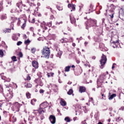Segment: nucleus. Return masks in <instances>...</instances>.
<instances>
[{
	"label": "nucleus",
	"mask_w": 124,
	"mask_h": 124,
	"mask_svg": "<svg viewBox=\"0 0 124 124\" xmlns=\"http://www.w3.org/2000/svg\"><path fill=\"white\" fill-rule=\"evenodd\" d=\"M109 111H112L113 110V108H109V109H108Z\"/></svg>",
	"instance_id": "69168bd1"
},
{
	"label": "nucleus",
	"mask_w": 124,
	"mask_h": 124,
	"mask_svg": "<svg viewBox=\"0 0 124 124\" xmlns=\"http://www.w3.org/2000/svg\"><path fill=\"white\" fill-rule=\"evenodd\" d=\"M102 98L103 99H105V98H103V97H105V96H104V94H102Z\"/></svg>",
	"instance_id": "13d9d810"
},
{
	"label": "nucleus",
	"mask_w": 124,
	"mask_h": 124,
	"mask_svg": "<svg viewBox=\"0 0 124 124\" xmlns=\"http://www.w3.org/2000/svg\"><path fill=\"white\" fill-rule=\"evenodd\" d=\"M70 20L71 21V24H74L76 22V19L74 17H71V16H70Z\"/></svg>",
	"instance_id": "dca6fc26"
},
{
	"label": "nucleus",
	"mask_w": 124,
	"mask_h": 124,
	"mask_svg": "<svg viewBox=\"0 0 124 124\" xmlns=\"http://www.w3.org/2000/svg\"><path fill=\"white\" fill-rule=\"evenodd\" d=\"M7 2H8V4H10V5H11V2L12 1V0H6Z\"/></svg>",
	"instance_id": "e433bc0d"
},
{
	"label": "nucleus",
	"mask_w": 124,
	"mask_h": 124,
	"mask_svg": "<svg viewBox=\"0 0 124 124\" xmlns=\"http://www.w3.org/2000/svg\"><path fill=\"white\" fill-rule=\"evenodd\" d=\"M60 42L61 43H64V42H65V41H64V39H61V41H60Z\"/></svg>",
	"instance_id": "79ce46f5"
},
{
	"label": "nucleus",
	"mask_w": 124,
	"mask_h": 124,
	"mask_svg": "<svg viewBox=\"0 0 124 124\" xmlns=\"http://www.w3.org/2000/svg\"><path fill=\"white\" fill-rule=\"evenodd\" d=\"M85 29L89 30L90 28L93 27V31H98L99 33H102L101 28L99 26H97V20L93 19H89L87 21L85 22Z\"/></svg>",
	"instance_id": "f257e3e1"
},
{
	"label": "nucleus",
	"mask_w": 124,
	"mask_h": 124,
	"mask_svg": "<svg viewBox=\"0 0 124 124\" xmlns=\"http://www.w3.org/2000/svg\"><path fill=\"white\" fill-rule=\"evenodd\" d=\"M0 20L3 21V20H6L7 19V16L6 14L2 15L0 18Z\"/></svg>",
	"instance_id": "2eb2a0df"
},
{
	"label": "nucleus",
	"mask_w": 124,
	"mask_h": 124,
	"mask_svg": "<svg viewBox=\"0 0 124 124\" xmlns=\"http://www.w3.org/2000/svg\"><path fill=\"white\" fill-rule=\"evenodd\" d=\"M112 39H113V38H111V40H110L111 46H112L113 48H118L119 44V41H112Z\"/></svg>",
	"instance_id": "0eeeda50"
},
{
	"label": "nucleus",
	"mask_w": 124,
	"mask_h": 124,
	"mask_svg": "<svg viewBox=\"0 0 124 124\" xmlns=\"http://www.w3.org/2000/svg\"><path fill=\"white\" fill-rule=\"evenodd\" d=\"M30 42H31V40L28 39L27 40L25 41L24 43L28 45V44H30Z\"/></svg>",
	"instance_id": "7c9ffc66"
},
{
	"label": "nucleus",
	"mask_w": 124,
	"mask_h": 124,
	"mask_svg": "<svg viewBox=\"0 0 124 124\" xmlns=\"http://www.w3.org/2000/svg\"><path fill=\"white\" fill-rule=\"evenodd\" d=\"M30 31H33V28L32 27L30 28Z\"/></svg>",
	"instance_id": "e2e57ef3"
},
{
	"label": "nucleus",
	"mask_w": 124,
	"mask_h": 124,
	"mask_svg": "<svg viewBox=\"0 0 124 124\" xmlns=\"http://www.w3.org/2000/svg\"><path fill=\"white\" fill-rule=\"evenodd\" d=\"M34 21H35V19H34V18H33V19L31 20V23H34V22H35Z\"/></svg>",
	"instance_id": "680f3d73"
},
{
	"label": "nucleus",
	"mask_w": 124,
	"mask_h": 124,
	"mask_svg": "<svg viewBox=\"0 0 124 124\" xmlns=\"http://www.w3.org/2000/svg\"><path fill=\"white\" fill-rule=\"evenodd\" d=\"M76 120H77V117H74V118H73V120H74V121H76Z\"/></svg>",
	"instance_id": "338daca9"
},
{
	"label": "nucleus",
	"mask_w": 124,
	"mask_h": 124,
	"mask_svg": "<svg viewBox=\"0 0 124 124\" xmlns=\"http://www.w3.org/2000/svg\"><path fill=\"white\" fill-rule=\"evenodd\" d=\"M49 25H50V26H51V23H46L45 22V21H43L41 23V28H44V27L45 26H49Z\"/></svg>",
	"instance_id": "f8f14e48"
},
{
	"label": "nucleus",
	"mask_w": 124,
	"mask_h": 124,
	"mask_svg": "<svg viewBox=\"0 0 124 124\" xmlns=\"http://www.w3.org/2000/svg\"><path fill=\"white\" fill-rule=\"evenodd\" d=\"M11 32V29H7L5 31H4V32L5 33H6V32Z\"/></svg>",
	"instance_id": "c85d7f7f"
},
{
	"label": "nucleus",
	"mask_w": 124,
	"mask_h": 124,
	"mask_svg": "<svg viewBox=\"0 0 124 124\" xmlns=\"http://www.w3.org/2000/svg\"><path fill=\"white\" fill-rule=\"evenodd\" d=\"M49 120L52 124H56V117L53 115H51L49 117Z\"/></svg>",
	"instance_id": "1a4fd4ad"
},
{
	"label": "nucleus",
	"mask_w": 124,
	"mask_h": 124,
	"mask_svg": "<svg viewBox=\"0 0 124 124\" xmlns=\"http://www.w3.org/2000/svg\"><path fill=\"white\" fill-rule=\"evenodd\" d=\"M73 93V90L70 89L69 91L67 92V94H69V95H71Z\"/></svg>",
	"instance_id": "b1692460"
},
{
	"label": "nucleus",
	"mask_w": 124,
	"mask_h": 124,
	"mask_svg": "<svg viewBox=\"0 0 124 124\" xmlns=\"http://www.w3.org/2000/svg\"><path fill=\"white\" fill-rule=\"evenodd\" d=\"M5 81V82H10V81H11V79L10 78H6Z\"/></svg>",
	"instance_id": "c9c22d12"
},
{
	"label": "nucleus",
	"mask_w": 124,
	"mask_h": 124,
	"mask_svg": "<svg viewBox=\"0 0 124 124\" xmlns=\"http://www.w3.org/2000/svg\"><path fill=\"white\" fill-rule=\"evenodd\" d=\"M90 9H89V14L91 13V12H93L94 11V10H93V4H91L90 6Z\"/></svg>",
	"instance_id": "6ab92c4d"
},
{
	"label": "nucleus",
	"mask_w": 124,
	"mask_h": 124,
	"mask_svg": "<svg viewBox=\"0 0 124 124\" xmlns=\"http://www.w3.org/2000/svg\"><path fill=\"white\" fill-rule=\"evenodd\" d=\"M19 56L20 57V58L23 57V53L21 52H20L19 53Z\"/></svg>",
	"instance_id": "ea45409f"
},
{
	"label": "nucleus",
	"mask_w": 124,
	"mask_h": 124,
	"mask_svg": "<svg viewBox=\"0 0 124 124\" xmlns=\"http://www.w3.org/2000/svg\"><path fill=\"white\" fill-rule=\"evenodd\" d=\"M26 88H31L32 85L31 83H27V85H25Z\"/></svg>",
	"instance_id": "a878e982"
},
{
	"label": "nucleus",
	"mask_w": 124,
	"mask_h": 124,
	"mask_svg": "<svg viewBox=\"0 0 124 124\" xmlns=\"http://www.w3.org/2000/svg\"><path fill=\"white\" fill-rule=\"evenodd\" d=\"M99 48L101 49H100L101 51H105V49H104V48H101V45H100V46H99Z\"/></svg>",
	"instance_id": "37998d69"
},
{
	"label": "nucleus",
	"mask_w": 124,
	"mask_h": 124,
	"mask_svg": "<svg viewBox=\"0 0 124 124\" xmlns=\"http://www.w3.org/2000/svg\"><path fill=\"white\" fill-rule=\"evenodd\" d=\"M92 59H93V60H95V59H96L95 56H93Z\"/></svg>",
	"instance_id": "774afa93"
},
{
	"label": "nucleus",
	"mask_w": 124,
	"mask_h": 124,
	"mask_svg": "<svg viewBox=\"0 0 124 124\" xmlns=\"http://www.w3.org/2000/svg\"><path fill=\"white\" fill-rule=\"evenodd\" d=\"M26 96H27V98H31V93H26Z\"/></svg>",
	"instance_id": "72a5a7b5"
},
{
	"label": "nucleus",
	"mask_w": 124,
	"mask_h": 124,
	"mask_svg": "<svg viewBox=\"0 0 124 124\" xmlns=\"http://www.w3.org/2000/svg\"><path fill=\"white\" fill-rule=\"evenodd\" d=\"M60 104L62 105V106H63V107H64L65 105H66V102L63 100V99L61 98V102H60Z\"/></svg>",
	"instance_id": "ddd939ff"
},
{
	"label": "nucleus",
	"mask_w": 124,
	"mask_h": 124,
	"mask_svg": "<svg viewBox=\"0 0 124 124\" xmlns=\"http://www.w3.org/2000/svg\"><path fill=\"white\" fill-rule=\"evenodd\" d=\"M27 2L29 4V5H30V6H33V5H34V4L32 2H31L29 1V0H27Z\"/></svg>",
	"instance_id": "bb28decb"
},
{
	"label": "nucleus",
	"mask_w": 124,
	"mask_h": 124,
	"mask_svg": "<svg viewBox=\"0 0 124 124\" xmlns=\"http://www.w3.org/2000/svg\"><path fill=\"white\" fill-rule=\"evenodd\" d=\"M22 2H18L16 3V6L18 7V8H21L22 7Z\"/></svg>",
	"instance_id": "393cba45"
},
{
	"label": "nucleus",
	"mask_w": 124,
	"mask_h": 124,
	"mask_svg": "<svg viewBox=\"0 0 124 124\" xmlns=\"http://www.w3.org/2000/svg\"><path fill=\"white\" fill-rule=\"evenodd\" d=\"M44 93V90H42V89H40V93Z\"/></svg>",
	"instance_id": "c03bdc74"
},
{
	"label": "nucleus",
	"mask_w": 124,
	"mask_h": 124,
	"mask_svg": "<svg viewBox=\"0 0 124 124\" xmlns=\"http://www.w3.org/2000/svg\"><path fill=\"white\" fill-rule=\"evenodd\" d=\"M27 79L28 80V81H30V80H31V77H28L27 78Z\"/></svg>",
	"instance_id": "bf43d9fd"
},
{
	"label": "nucleus",
	"mask_w": 124,
	"mask_h": 124,
	"mask_svg": "<svg viewBox=\"0 0 124 124\" xmlns=\"http://www.w3.org/2000/svg\"><path fill=\"white\" fill-rule=\"evenodd\" d=\"M115 8L116 7H115V5L112 4L109 7L108 10H106V12L107 13H108V19H110V20H112V19L114 18V15L115 14V12L114 11V10H115Z\"/></svg>",
	"instance_id": "f03ea898"
},
{
	"label": "nucleus",
	"mask_w": 124,
	"mask_h": 124,
	"mask_svg": "<svg viewBox=\"0 0 124 124\" xmlns=\"http://www.w3.org/2000/svg\"><path fill=\"white\" fill-rule=\"evenodd\" d=\"M0 55L3 56V51L1 49H0Z\"/></svg>",
	"instance_id": "a19ab883"
},
{
	"label": "nucleus",
	"mask_w": 124,
	"mask_h": 124,
	"mask_svg": "<svg viewBox=\"0 0 124 124\" xmlns=\"http://www.w3.org/2000/svg\"><path fill=\"white\" fill-rule=\"evenodd\" d=\"M56 50L57 51V52H58L56 56L58 58H61V57H62V51H61L60 48L59 47V46L56 47Z\"/></svg>",
	"instance_id": "6e6552de"
},
{
	"label": "nucleus",
	"mask_w": 124,
	"mask_h": 124,
	"mask_svg": "<svg viewBox=\"0 0 124 124\" xmlns=\"http://www.w3.org/2000/svg\"><path fill=\"white\" fill-rule=\"evenodd\" d=\"M90 100H91V101L93 103V97L90 98Z\"/></svg>",
	"instance_id": "052dcab7"
},
{
	"label": "nucleus",
	"mask_w": 124,
	"mask_h": 124,
	"mask_svg": "<svg viewBox=\"0 0 124 124\" xmlns=\"http://www.w3.org/2000/svg\"><path fill=\"white\" fill-rule=\"evenodd\" d=\"M70 68H71V66H67L65 67V72H69L70 71Z\"/></svg>",
	"instance_id": "aec40b11"
},
{
	"label": "nucleus",
	"mask_w": 124,
	"mask_h": 124,
	"mask_svg": "<svg viewBox=\"0 0 124 124\" xmlns=\"http://www.w3.org/2000/svg\"><path fill=\"white\" fill-rule=\"evenodd\" d=\"M32 66L35 68H38V62L36 61H34L32 62Z\"/></svg>",
	"instance_id": "9b49d317"
},
{
	"label": "nucleus",
	"mask_w": 124,
	"mask_h": 124,
	"mask_svg": "<svg viewBox=\"0 0 124 124\" xmlns=\"http://www.w3.org/2000/svg\"><path fill=\"white\" fill-rule=\"evenodd\" d=\"M35 51H36V49H35V48H32L31 49V52L32 53V54L35 53Z\"/></svg>",
	"instance_id": "2f4dec72"
},
{
	"label": "nucleus",
	"mask_w": 124,
	"mask_h": 124,
	"mask_svg": "<svg viewBox=\"0 0 124 124\" xmlns=\"http://www.w3.org/2000/svg\"><path fill=\"white\" fill-rule=\"evenodd\" d=\"M119 16L121 15V16H123V17H124V7L122 8L119 12Z\"/></svg>",
	"instance_id": "4468645a"
},
{
	"label": "nucleus",
	"mask_w": 124,
	"mask_h": 124,
	"mask_svg": "<svg viewBox=\"0 0 124 124\" xmlns=\"http://www.w3.org/2000/svg\"><path fill=\"white\" fill-rule=\"evenodd\" d=\"M31 103L32 105H34V102H33V101H32V100H31Z\"/></svg>",
	"instance_id": "603ef678"
},
{
	"label": "nucleus",
	"mask_w": 124,
	"mask_h": 124,
	"mask_svg": "<svg viewBox=\"0 0 124 124\" xmlns=\"http://www.w3.org/2000/svg\"><path fill=\"white\" fill-rule=\"evenodd\" d=\"M121 118L120 117H116V122H120L121 121V119H120Z\"/></svg>",
	"instance_id": "4c0bfd02"
},
{
	"label": "nucleus",
	"mask_w": 124,
	"mask_h": 124,
	"mask_svg": "<svg viewBox=\"0 0 124 124\" xmlns=\"http://www.w3.org/2000/svg\"><path fill=\"white\" fill-rule=\"evenodd\" d=\"M44 115H43L41 116V119L43 120L44 119Z\"/></svg>",
	"instance_id": "6e6d98bb"
},
{
	"label": "nucleus",
	"mask_w": 124,
	"mask_h": 124,
	"mask_svg": "<svg viewBox=\"0 0 124 124\" xmlns=\"http://www.w3.org/2000/svg\"><path fill=\"white\" fill-rule=\"evenodd\" d=\"M0 76H1V78L2 79V80H4V81H5V80L6 79V77L4 76V73H2L1 74H0Z\"/></svg>",
	"instance_id": "412c9836"
},
{
	"label": "nucleus",
	"mask_w": 124,
	"mask_h": 124,
	"mask_svg": "<svg viewBox=\"0 0 124 124\" xmlns=\"http://www.w3.org/2000/svg\"><path fill=\"white\" fill-rule=\"evenodd\" d=\"M2 46H3V47H4V48H7V46H6V44H5V43L4 42L2 43Z\"/></svg>",
	"instance_id": "473e14b6"
},
{
	"label": "nucleus",
	"mask_w": 124,
	"mask_h": 124,
	"mask_svg": "<svg viewBox=\"0 0 124 124\" xmlns=\"http://www.w3.org/2000/svg\"><path fill=\"white\" fill-rule=\"evenodd\" d=\"M22 106V104L16 102L14 103V108L13 111H16V112H19L20 111V108Z\"/></svg>",
	"instance_id": "423d86ee"
},
{
	"label": "nucleus",
	"mask_w": 124,
	"mask_h": 124,
	"mask_svg": "<svg viewBox=\"0 0 124 124\" xmlns=\"http://www.w3.org/2000/svg\"><path fill=\"white\" fill-rule=\"evenodd\" d=\"M0 92H3V88H2V86L0 84Z\"/></svg>",
	"instance_id": "58836bf2"
},
{
	"label": "nucleus",
	"mask_w": 124,
	"mask_h": 124,
	"mask_svg": "<svg viewBox=\"0 0 124 124\" xmlns=\"http://www.w3.org/2000/svg\"><path fill=\"white\" fill-rule=\"evenodd\" d=\"M22 43L21 41H18L17 42L16 45H17V46H20V45H22Z\"/></svg>",
	"instance_id": "f704fd0d"
},
{
	"label": "nucleus",
	"mask_w": 124,
	"mask_h": 124,
	"mask_svg": "<svg viewBox=\"0 0 124 124\" xmlns=\"http://www.w3.org/2000/svg\"><path fill=\"white\" fill-rule=\"evenodd\" d=\"M47 77L48 78H49V77H51V75H50V73H47Z\"/></svg>",
	"instance_id": "0e129e2a"
},
{
	"label": "nucleus",
	"mask_w": 124,
	"mask_h": 124,
	"mask_svg": "<svg viewBox=\"0 0 124 124\" xmlns=\"http://www.w3.org/2000/svg\"><path fill=\"white\" fill-rule=\"evenodd\" d=\"M115 65H116V63H115L112 64V69H114V68H115Z\"/></svg>",
	"instance_id": "de8ad7c7"
},
{
	"label": "nucleus",
	"mask_w": 124,
	"mask_h": 124,
	"mask_svg": "<svg viewBox=\"0 0 124 124\" xmlns=\"http://www.w3.org/2000/svg\"><path fill=\"white\" fill-rule=\"evenodd\" d=\"M64 121H65V122H66L67 123H70V118H69V117H66L64 118Z\"/></svg>",
	"instance_id": "5701e85b"
},
{
	"label": "nucleus",
	"mask_w": 124,
	"mask_h": 124,
	"mask_svg": "<svg viewBox=\"0 0 124 124\" xmlns=\"http://www.w3.org/2000/svg\"><path fill=\"white\" fill-rule=\"evenodd\" d=\"M42 29H43V30H47V27H46V26H44V27H42Z\"/></svg>",
	"instance_id": "a18cd8bd"
},
{
	"label": "nucleus",
	"mask_w": 124,
	"mask_h": 124,
	"mask_svg": "<svg viewBox=\"0 0 124 124\" xmlns=\"http://www.w3.org/2000/svg\"><path fill=\"white\" fill-rule=\"evenodd\" d=\"M106 62H107V58L106 57V56L104 55V54H102L101 59L100 61L101 64L100 66V68L102 69V68L104 67V65H105Z\"/></svg>",
	"instance_id": "39448f33"
},
{
	"label": "nucleus",
	"mask_w": 124,
	"mask_h": 124,
	"mask_svg": "<svg viewBox=\"0 0 124 124\" xmlns=\"http://www.w3.org/2000/svg\"><path fill=\"white\" fill-rule=\"evenodd\" d=\"M48 105H49V104H48L47 101L44 102L40 105V108L38 110V112L40 115L44 114V113H45V111H44L43 109H45V108L48 107Z\"/></svg>",
	"instance_id": "20e7f679"
},
{
	"label": "nucleus",
	"mask_w": 124,
	"mask_h": 124,
	"mask_svg": "<svg viewBox=\"0 0 124 124\" xmlns=\"http://www.w3.org/2000/svg\"><path fill=\"white\" fill-rule=\"evenodd\" d=\"M3 4V2H2V1H1L0 2V6H2Z\"/></svg>",
	"instance_id": "864d4df0"
},
{
	"label": "nucleus",
	"mask_w": 124,
	"mask_h": 124,
	"mask_svg": "<svg viewBox=\"0 0 124 124\" xmlns=\"http://www.w3.org/2000/svg\"><path fill=\"white\" fill-rule=\"evenodd\" d=\"M68 8H70L71 7H72V5H71V4H68Z\"/></svg>",
	"instance_id": "3c124183"
},
{
	"label": "nucleus",
	"mask_w": 124,
	"mask_h": 124,
	"mask_svg": "<svg viewBox=\"0 0 124 124\" xmlns=\"http://www.w3.org/2000/svg\"><path fill=\"white\" fill-rule=\"evenodd\" d=\"M24 7H26V5L22 4L21 8H24Z\"/></svg>",
	"instance_id": "5fc2aeb1"
},
{
	"label": "nucleus",
	"mask_w": 124,
	"mask_h": 124,
	"mask_svg": "<svg viewBox=\"0 0 124 124\" xmlns=\"http://www.w3.org/2000/svg\"><path fill=\"white\" fill-rule=\"evenodd\" d=\"M119 110H122V111H124V106L121 107L120 108H119Z\"/></svg>",
	"instance_id": "09e8293b"
},
{
	"label": "nucleus",
	"mask_w": 124,
	"mask_h": 124,
	"mask_svg": "<svg viewBox=\"0 0 124 124\" xmlns=\"http://www.w3.org/2000/svg\"><path fill=\"white\" fill-rule=\"evenodd\" d=\"M79 92L81 93H85V92H86V87L84 86H80Z\"/></svg>",
	"instance_id": "9d476101"
},
{
	"label": "nucleus",
	"mask_w": 124,
	"mask_h": 124,
	"mask_svg": "<svg viewBox=\"0 0 124 124\" xmlns=\"http://www.w3.org/2000/svg\"><path fill=\"white\" fill-rule=\"evenodd\" d=\"M61 24H62V21H61L60 22H56V25H61Z\"/></svg>",
	"instance_id": "8fccbe9b"
},
{
	"label": "nucleus",
	"mask_w": 124,
	"mask_h": 124,
	"mask_svg": "<svg viewBox=\"0 0 124 124\" xmlns=\"http://www.w3.org/2000/svg\"><path fill=\"white\" fill-rule=\"evenodd\" d=\"M76 6V5H75V4L72 5V10H71V12H72V10H73L74 11H75Z\"/></svg>",
	"instance_id": "c756f323"
},
{
	"label": "nucleus",
	"mask_w": 124,
	"mask_h": 124,
	"mask_svg": "<svg viewBox=\"0 0 124 124\" xmlns=\"http://www.w3.org/2000/svg\"><path fill=\"white\" fill-rule=\"evenodd\" d=\"M41 52L44 58H46V59H49L50 58V51L49 47L45 46Z\"/></svg>",
	"instance_id": "7ed1b4c3"
},
{
	"label": "nucleus",
	"mask_w": 124,
	"mask_h": 124,
	"mask_svg": "<svg viewBox=\"0 0 124 124\" xmlns=\"http://www.w3.org/2000/svg\"><path fill=\"white\" fill-rule=\"evenodd\" d=\"M12 60L13 62H17L16 57L15 56H14L12 57Z\"/></svg>",
	"instance_id": "cd10ccee"
},
{
	"label": "nucleus",
	"mask_w": 124,
	"mask_h": 124,
	"mask_svg": "<svg viewBox=\"0 0 124 124\" xmlns=\"http://www.w3.org/2000/svg\"><path fill=\"white\" fill-rule=\"evenodd\" d=\"M88 43H89L88 42H85V43H84L85 46H87V45H88Z\"/></svg>",
	"instance_id": "4d7b16f0"
},
{
	"label": "nucleus",
	"mask_w": 124,
	"mask_h": 124,
	"mask_svg": "<svg viewBox=\"0 0 124 124\" xmlns=\"http://www.w3.org/2000/svg\"><path fill=\"white\" fill-rule=\"evenodd\" d=\"M2 9H3V6H0V12L1 11H2Z\"/></svg>",
	"instance_id": "49530a36"
},
{
	"label": "nucleus",
	"mask_w": 124,
	"mask_h": 124,
	"mask_svg": "<svg viewBox=\"0 0 124 124\" xmlns=\"http://www.w3.org/2000/svg\"><path fill=\"white\" fill-rule=\"evenodd\" d=\"M56 8L59 11H62L63 9L62 6H59L58 5H56Z\"/></svg>",
	"instance_id": "4be33fe9"
},
{
	"label": "nucleus",
	"mask_w": 124,
	"mask_h": 124,
	"mask_svg": "<svg viewBox=\"0 0 124 124\" xmlns=\"http://www.w3.org/2000/svg\"><path fill=\"white\" fill-rule=\"evenodd\" d=\"M13 40H14L15 41H16L18 40V36H17V34H14L13 35Z\"/></svg>",
	"instance_id": "f3484780"
},
{
	"label": "nucleus",
	"mask_w": 124,
	"mask_h": 124,
	"mask_svg": "<svg viewBox=\"0 0 124 124\" xmlns=\"http://www.w3.org/2000/svg\"><path fill=\"white\" fill-rule=\"evenodd\" d=\"M116 96H117V94H116V93H113L110 96V97L108 98V99L109 100H112V99H113L114 97H116Z\"/></svg>",
	"instance_id": "a211bd4d"
}]
</instances>
